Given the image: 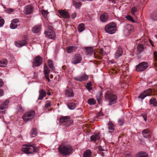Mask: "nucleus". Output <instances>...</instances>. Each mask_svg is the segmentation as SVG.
<instances>
[{
	"mask_svg": "<svg viewBox=\"0 0 157 157\" xmlns=\"http://www.w3.org/2000/svg\"><path fill=\"white\" fill-rule=\"evenodd\" d=\"M58 149L59 153L64 156L71 155L73 152L72 147L71 146L64 144H61Z\"/></svg>",
	"mask_w": 157,
	"mask_h": 157,
	"instance_id": "obj_1",
	"label": "nucleus"
},
{
	"mask_svg": "<svg viewBox=\"0 0 157 157\" xmlns=\"http://www.w3.org/2000/svg\"><path fill=\"white\" fill-rule=\"evenodd\" d=\"M105 99L109 102L108 105H111L117 103V97L115 94L107 92L105 95Z\"/></svg>",
	"mask_w": 157,
	"mask_h": 157,
	"instance_id": "obj_2",
	"label": "nucleus"
},
{
	"mask_svg": "<svg viewBox=\"0 0 157 157\" xmlns=\"http://www.w3.org/2000/svg\"><path fill=\"white\" fill-rule=\"evenodd\" d=\"M35 150L34 145L29 144H24L21 148L22 151L27 154H31L34 152Z\"/></svg>",
	"mask_w": 157,
	"mask_h": 157,
	"instance_id": "obj_3",
	"label": "nucleus"
},
{
	"mask_svg": "<svg viewBox=\"0 0 157 157\" xmlns=\"http://www.w3.org/2000/svg\"><path fill=\"white\" fill-rule=\"evenodd\" d=\"M105 30L109 34H114L117 30L116 24L114 22H111L106 25L105 26Z\"/></svg>",
	"mask_w": 157,
	"mask_h": 157,
	"instance_id": "obj_4",
	"label": "nucleus"
},
{
	"mask_svg": "<svg viewBox=\"0 0 157 157\" xmlns=\"http://www.w3.org/2000/svg\"><path fill=\"white\" fill-rule=\"evenodd\" d=\"M35 115V112L33 110H32L25 113L23 115L22 118L24 122H26L33 120Z\"/></svg>",
	"mask_w": 157,
	"mask_h": 157,
	"instance_id": "obj_5",
	"label": "nucleus"
},
{
	"mask_svg": "<svg viewBox=\"0 0 157 157\" xmlns=\"http://www.w3.org/2000/svg\"><path fill=\"white\" fill-rule=\"evenodd\" d=\"M59 121L61 123H64L65 125L67 127L70 126L73 122V121L68 116H61L59 118Z\"/></svg>",
	"mask_w": 157,
	"mask_h": 157,
	"instance_id": "obj_6",
	"label": "nucleus"
},
{
	"mask_svg": "<svg viewBox=\"0 0 157 157\" xmlns=\"http://www.w3.org/2000/svg\"><path fill=\"white\" fill-rule=\"evenodd\" d=\"M148 67L147 63L144 62L140 63L136 66V70L138 72L145 71Z\"/></svg>",
	"mask_w": 157,
	"mask_h": 157,
	"instance_id": "obj_7",
	"label": "nucleus"
},
{
	"mask_svg": "<svg viewBox=\"0 0 157 157\" xmlns=\"http://www.w3.org/2000/svg\"><path fill=\"white\" fill-rule=\"evenodd\" d=\"M45 34L48 38L54 39L56 37L55 32L52 29L47 30L45 31Z\"/></svg>",
	"mask_w": 157,
	"mask_h": 157,
	"instance_id": "obj_8",
	"label": "nucleus"
},
{
	"mask_svg": "<svg viewBox=\"0 0 157 157\" xmlns=\"http://www.w3.org/2000/svg\"><path fill=\"white\" fill-rule=\"evenodd\" d=\"M50 71L46 64H44V65L43 73L45 78L48 80V82H49L50 81L49 76Z\"/></svg>",
	"mask_w": 157,
	"mask_h": 157,
	"instance_id": "obj_9",
	"label": "nucleus"
},
{
	"mask_svg": "<svg viewBox=\"0 0 157 157\" xmlns=\"http://www.w3.org/2000/svg\"><path fill=\"white\" fill-rule=\"evenodd\" d=\"M151 94L152 90L150 89H148L141 93L138 97L143 100L146 96L151 95Z\"/></svg>",
	"mask_w": 157,
	"mask_h": 157,
	"instance_id": "obj_10",
	"label": "nucleus"
},
{
	"mask_svg": "<svg viewBox=\"0 0 157 157\" xmlns=\"http://www.w3.org/2000/svg\"><path fill=\"white\" fill-rule=\"evenodd\" d=\"M82 59V57L80 54H76L72 58V63L74 64H76L80 63Z\"/></svg>",
	"mask_w": 157,
	"mask_h": 157,
	"instance_id": "obj_11",
	"label": "nucleus"
},
{
	"mask_svg": "<svg viewBox=\"0 0 157 157\" xmlns=\"http://www.w3.org/2000/svg\"><path fill=\"white\" fill-rule=\"evenodd\" d=\"M88 78V76L85 74L83 73L81 76L75 77V79L77 81L81 82L86 80Z\"/></svg>",
	"mask_w": 157,
	"mask_h": 157,
	"instance_id": "obj_12",
	"label": "nucleus"
},
{
	"mask_svg": "<svg viewBox=\"0 0 157 157\" xmlns=\"http://www.w3.org/2000/svg\"><path fill=\"white\" fill-rule=\"evenodd\" d=\"M65 94L67 97L72 98L74 96V94L72 89L70 88H67L65 90Z\"/></svg>",
	"mask_w": 157,
	"mask_h": 157,
	"instance_id": "obj_13",
	"label": "nucleus"
},
{
	"mask_svg": "<svg viewBox=\"0 0 157 157\" xmlns=\"http://www.w3.org/2000/svg\"><path fill=\"white\" fill-rule=\"evenodd\" d=\"M42 59L40 56L36 57L34 60L33 64L36 66H39L42 63Z\"/></svg>",
	"mask_w": 157,
	"mask_h": 157,
	"instance_id": "obj_14",
	"label": "nucleus"
},
{
	"mask_svg": "<svg viewBox=\"0 0 157 157\" xmlns=\"http://www.w3.org/2000/svg\"><path fill=\"white\" fill-rule=\"evenodd\" d=\"M27 44V41L25 39L18 40L15 42V45L18 47H21L26 45Z\"/></svg>",
	"mask_w": 157,
	"mask_h": 157,
	"instance_id": "obj_15",
	"label": "nucleus"
},
{
	"mask_svg": "<svg viewBox=\"0 0 157 157\" xmlns=\"http://www.w3.org/2000/svg\"><path fill=\"white\" fill-rule=\"evenodd\" d=\"M58 12L59 14L64 18H68L70 17L68 13L64 10H59Z\"/></svg>",
	"mask_w": 157,
	"mask_h": 157,
	"instance_id": "obj_16",
	"label": "nucleus"
},
{
	"mask_svg": "<svg viewBox=\"0 0 157 157\" xmlns=\"http://www.w3.org/2000/svg\"><path fill=\"white\" fill-rule=\"evenodd\" d=\"M33 10V7L30 5L26 6L24 10V13L26 14H29L31 13Z\"/></svg>",
	"mask_w": 157,
	"mask_h": 157,
	"instance_id": "obj_17",
	"label": "nucleus"
},
{
	"mask_svg": "<svg viewBox=\"0 0 157 157\" xmlns=\"http://www.w3.org/2000/svg\"><path fill=\"white\" fill-rule=\"evenodd\" d=\"M39 95L38 98V100H41L46 95V92L43 89H40L39 91Z\"/></svg>",
	"mask_w": 157,
	"mask_h": 157,
	"instance_id": "obj_18",
	"label": "nucleus"
},
{
	"mask_svg": "<svg viewBox=\"0 0 157 157\" xmlns=\"http://www.w3.org/2000/svg\"><path fill=\"white\" fill-rule=\"evenodd\" d=\"M9 102L10 101L8 100L5 101L2 104L0 105V109L3 110L7 108Z\"/></svg>",
	"mask_w": 157,
	"mask_h": 157,
	"instance_id": "obj_19",
	"label": "nucleus"
},
{
	"mask_svg": "<svg viewBox=\"0 0 157 157\" xmlns=\"http://www.w3.org/2000/svg\"><path fill=\"white\" fill-rule=\"evenodd\" d=\"M150 131L148 129H146L143 130L142 132V134L144 136L145 138H148L150 136Z\"/></svg>",
	"mask_w": 157,
	"mask_h": 157,
	"instance_id": "obj_20",
	"label": "nucleus"
},
{
	"mask_svg": "<svg viewBox=\"0 0 157 157\" xmlns=\"http://www.w3.org/2000/svg\"><path fill=\"white\" fill-rule=\"evenodd\" d=\"M123 53L122 49L121 48H118L115 53V56L116 58L121 56Z\"/></svg>",
	"mask_w": 157,
	"mask_h": 157,
	"instance_id": "obj_21",
	"label": "nucleus"
},
{
	"mask_svg": "<svg viewBox=\"0 0 157 157\" xmlns=\"http://www.w3.org/2000/svg\"><path fill=\"white\" fill-rule=\"evenodd\" d=\"M100 18L101 21L102 22H105L107 21L108 19V15L107 13H104L101 15Z\"/></svg>",
	"mask_w": 157,
	"mask_h": 157,
	"instance_id": "obj_22",
	"label": "nucleus"
},
{
	"mask_svg": "<svg viewBox=\"0 0 157 157\" xmlns=\"http://www.w3.org/2000/svg\"><path fill=\"white\" fill-rule=\"evenodd\" d=\"M77 49V47L75 46H69L67 47L66 50L68 53L72 52Z\"/></svg>",
	"mask_w": 157,
	"mask_h": 157,
	"instance_id": "obj_23",
	"label": "nucleus"
},
{
	"mask_svg": "<svg viewBox=\"0 0 157 157\" xmlns=\"http://www.w3.org/2000/svg\"><path fill=\"white\" fill-rule=\"evenodd\" d=\"M41 28L40 25H36L33 28L32 31L34 33H37L40 31Z\"/></svg>",
	"mask_w": 157,
	"mask_h": 157,
	"instance_id": "obj_24",
	"label": "nucleus"
},
{
	"mask_svg": "<svg viewBox=\"0 0 157 157\" xmlns=\"http://www.w3.org/2000/svg\"><path fill=\"white\" fill-rule=\"evenodd\" d=\"M100 138L99 134H98L91 136L90 137V139L92 141H95L99 139Z\"/></svg>",
	"mask_w": 157,
	"mask_h": 157,
	"instance_id": "obj_25",
	"label": "nucleus"
},
{
	"mask_svg": "<svg viewBox=\"0 0 157 157\" xmlns=\"http://www.w3.org/2000/svg\"><path fill=\"white\" fill-rule=\"evenodd\" d=\"M136 157H148V156L145 152H140L137 154Z\"/></svg>",
	"mask_w": 157,
	"mask_h": 157,
	"instance_id": "obj_26",
	"label": "nucleus"
},
{
	"mask_svg": "<svg viewBox=\"0 0 157 157\" xmlns=\"http://www.w3.org/2000/svg\"><path fill=\"white\" fill-rule=\"evenodd\" d=\"M78 29L79 32H82L85 29V25L83 23L80 24L78 26Z\"/></svg>",
	"mask_w": 157,
	"mask_h": 157,
	"instance_id": "obj_27",
	"label": "nucleus"
},
{
	"mask_svg": "<svg viewBox=\"0 0 157 157\" xmlns=\"http://www.w3.org/2000/svg\"><path fill=\"white\" fill-rule=\"evenodd\" d=\"M7 64V61L6 59H3L0 61V67H4Z\"/></svg>",
	"mask_w": 157,
	"mask_h": 157,
	"instance_id": "obj_28",
	"label": "nucleus"
},
{
	"mask_svg": "<svg viewBox=\"0 0 157 157\" xmlns=\"http://www.w3.org/2000/svg\"><path fill=\"white\" fill-rule=\"evenodd\" d=\"M73 6L76 9L79 8L81 6L82 3L80 2H73Z\"/></svg>",
	"mask_w": 157,
	"mask_h": 157,
	"instance_id": "obj_29",
	"label": "nucleus"
},
{
	"mask_svg": "<svg viewBox=\"0 0 157 157\" xmlns=\"http://www.w3.org/2000/svg\"><path fill=\"white\" fill-rule=\"evenodd\" d=\"M150 103L151 104H152L154 106H157V101L154 98H152L149 101Z\"/></svg>",
	"mask_w": 157,
	"mask_h": 157,
	"instance_id": "obj_30",
	"label": "nucleus"
},
{
	"mask_svg": "<svg viewBox=\"0 0 157 157\" xmlns=\"http://www.w3.org/2000/svg\"><path fill=\"white\" fill-rule=\"evenodd\" d=\"M91 154L90 150L88 149L84 153L83 157H90Z\"/></svg>",
	"mask_w": 157,
	"mask_h": 157,
	"instance_id": "obj_31",
	"label": "nucleus"
},
{
	"mask_svg": "<svg viewBox=\"0 0 157 157\" xmlns=\"http://www.w3.org/2000/svg\"><path fill=\"white\" fill-rule=\"evenodd\" d=\"M68 107L70 109L73 110L76 107V105L74 103H69L67 105Z\"/></svg>",
	"mask_w": 157,
	"mask_h": 157,
	"instance_id": "obj_32",
	"label": "nucleus"
},
{
	"mask_svg": "<svg viewBox=\"0 0 157 157\" xmlns=\"http://www.w3.org/2000/svg\"><path fill=\"white\" fill-rule=\"evenodd\" d=\"M41 12L43 17L45 18H47V15L49 13L48 11L44 10H42Z\"/></svg>",
	"mask_w": 157,
	"mask_h": 157,
	"instance_id": "obj_33",
	"label": "nucleus"
},
{
	"mask_svg": "<svg viewBox=\"0 0 157 157\" xmlns=\"http://www.w3.org/2000/svg\"><path fill=\"white\" fill-rule=\"evenodd\" d=\"M48 65L49 67L53 70L54 69V67L53 66V63L52 61L50 59L48 60Z\"/></svg>",
	"mask_w": 157,
	"mask_h": 157,
	"instance_id": "obj_34",
	"label": "nucleus"
},
{
	"mask_svg": "<svg viewBox=\"0 0 157 157\" xmlns=\"http://www.w3.org/2000/svg\"><path fill=\"white\" fill-rule=\"evenodd\" d=\"M37 135V132L34 128H33L31 131L30 135L31 137H35Z\"/></svg>",
	"mask_w": 157,
	"mask_h": 157,
	"instance_id": "obj_35",
	"label": "nucleus"
},
{
	"mask_svg": "<svg viewBox=\"0 0 157 157\" xmlns=\"http://www.w3.org/2000/svg\"><path fill=\"white\" fill-rule=\"evenodd\" d=\"M109 129L110 130H113L114 129V126L111 121H109L108 123Z\"/></svg>",
	"mask_w": 157,
	"mask_h": 157,
	"instance_id": "obj_36",
	"label": "nucleus"
},
{
	"mask_svg": "<svg viewBox=\"0 0 157 157\" xmlns=\"http://www.w3.org/2000/svg\"><path fill=\"white\" fill-rule=\"evenodd\" d=\"M137 49L138 52H141L144 50V48L142 45L140 44L138 45Z\"/></svg>",
	"mask_w": 157,
	"mask_h": 157,
	"instance_id": "obj_37",
	"label": "nucleus"
},
{
	"mask_svg": "<svg viewBox=\"0 0 157 157\" xmlns=\"http://www.w3.org/2000/svg\"><path fill=\"white\" fill-rule=\"evenodd\" d=\"M151 17L154 20H157V10L155 11L152 14Z\"/></svg>",
	"mask_w": 157,
	"mask_h": 157,
	"instance_id": "obj_38",
	"label": "nucleus"
},
{
	"mask_svg": "<svg viewBox=\"0 0 157 157\" xmlns=\"http://www.w3.org/2000/svg\"><path fill=\"white\" fill-rule=\"evenodd\" d=\"M88 102L90 105H94L96 103V101L94 99H90L88 100Z\"/></svg>",
	"mask_w": 157,
	"mask_h": 157,
	"instance_id": "obj_39",
	"label": "nucleus"
},
{
	"mask_svg": "<svg viewBox=\"0 0 157 157\" xmlns=\"http://www.w3.org/2000/svg\"><path fill=\"white\" fill-rule=\"evenodd\" d=\"M92 85L91 82H89L87 83L86 86V87L87 89L89 91H90L92 90L91 86Z\"/></svg>",
	"mask_w": 157,
	"mask_h": 157,
	"instance_id": "obj_40",
	"label": "nucleus"
},
{
	"mask_svg": "<svg viewBox=\"0 0 157 157\" xmlns=\"http://www.w3.org/2000/svg\"><path fill=\"white\" fill-rule=\"evenodd\" d=\"M17 27V25L16 24L11 22L10 25V28L11 29H15Z\"/></svg>",
	"mask_w": 157,
	"mask_h": 157,
	"instance_id": "obj_41",
	"label": "nucleus"
},
{
	"mask_svg": "<svg viewBox=\"0 0 157 157\" xmlns=\"http://www.w3.org/2000/svg\"><path fill=\"white\" fill-rule=\"evenodd\" d=\"M126 18L128 20L134 23L135 22V21H134L132 17L130 15H128L126 17Z\"/></svg>",
	"mask_w": 157,
	"mask_h": 157,
	"instance_id": "obj_42",
	"label": "nucleus"
},
{
	"mask_svg": "<svg viewBox=\"0 0 157 157\" xmlns=\"http://www.w3.org/2000/svg\"><path fill=\"white\" fill-rule=\"evenodd\" d=\"M137 10V9L136 7H133L131 10V12L132 14L134 15Z\"/></svg>",
	"mask_w": 157,
	"mask_h": 157,
	"instance_id": "obj_43",
	"label": "nucleus"
},
{
	"mask_svg": "<svg viewBox=\"0 0 157 157\" xmlns=\"http://www.w3.org/2000/svg\"><path fill=\"white\" fill-rule=\"evenodd\" d=\"M4 23V19L2 18L1 17H0V27H2Z\"/></svg>",
	"mask_w": 157,
	"mask_h": 157,
	"instance_id": "obj_44",
	"label": "nucleus"
},
{
	"mask_svg": "<svg viewBox=\"0 0 157 157\" xmlns=\"http://www.w3.org/2000/svg\"><path fill=\"white\" fill-rule=\"evenodd\" d=\"M124 119L123 118L120 119L118 120V123L120 125H122L123 124Z\"/></svg>",
	"mask_w": 157,
	"mask_h": 157,
	"instance_id": "obj_45",
	"label": "nucleus"
},
{
	"mask_svg": "<svg viewBox=\"0 0 157 157\" xmlns=\"http://www.w3.org/2000/svg\"><path fill=\"white\" fill-rule=\"evenodd\" d=\"M101 94V93H99L98 94V95L97 96V99L99 103L100 101Z\"/></svg>",
	"mask_w": 157,
	"mask_h": 157,
	"instance_id": "obj_46",
	"label": "nucleus"
},
{
	"mask_svg": "<svg viewBox=\"0 0 157 157\" xmlns=\"http://www.w3.org/2000/svg\"><path fill=\"white\" fill-rule=\"evenodd\" d=\"M51 105V102L49 101H46V104L45 105V107L48 108L50 107Z\"/></svg>",
	"mask_w": 157,
	"mask_h": 157,
	"instance_id": "obj_47",
	"label": "nucleus"
},
{
	"mask_svg": "<svg viewBox=\"0 0 157 157\" xmlns=\"http://www.w3.org/2000/svg\"><path fill=\"white\" fill-rule=\"evenodd\" d=\"M19 21V20L17 18H15L13 19L11 22L16 24L18 23Z\"/></svg>",
	"mask_w": 157,
	"mask_h": 157,
	"instance_id": "obj_48",
	"label": "nucleus"
},
{
	"mask_svg": "<svg viewBox=\"0 0 157 157\" xmlns=\"http://www.w3.org/2000/svg\"><path fill=\"white\" fill-rule=\"evenodd\" d=\"M154 55L155 60L156 61H157V52L156 51H155L154 52Z\"/></svg>",
	"mask_w": 157,
	"mask_h": 157,
	"instance_id": "obj_49",
	"label": "nucleus"
},
{
	"mask_svg": "<svg viewBox=\"0 0 157 157\" xmlns=\"http://www.w3.org/2000/svg\"><path fill=\"white\" fill-rule=\"evenodd\" d=\"M99 54L102 56H104L105 55V53L104 52L103 50L101 48L100 50Z\"/></svg>",
	"mask_w": 157,
	"mask_h": 157,
	"instance_id": "obj_50",
	"label": "nucleus"
},
{
	"mask_svg": "<svg viewBox=\"0 0 157 157\" xmlns=\"http://www.w3.org/2000/svg\"><path fill=\"white\" fill-rule=\"evenodd\" d=\"M17 109L19 112H23L24 111V109L21 106H18Z\"/></svg>",
	"mask_w": 157,
	"mask_h": 157,
	"instance_id": "obj_51",
	"label": "nucleus"
},
{
	"mask_svg": "<svg viewBox=\"0 0 157 157\" xmlns=\"http://www.w3.org/2000/svg\"><path fill=\"white\" fill-rule=\"evenodd\" d=\"M4 93L3 90L0 88V97H2L4 95Z\"/></svg>",
	"mask_w": 157,
	"mask_h": 157,
	"instance_id": "obj_52",
	"label": "nucleus"
},
{
	"mask_svg": "<svg viewBox=\"0 0 157 157\" xmlns=\"http://www.w3.org/2000/svg\"><path fill=\"white\" fill-rule=\"evenodd\" d=\"M4 84V82L1 79H0V87H2Z\"/></svg>",
	"mask_w": 157,
	"mask_h": 157,
	"instance_id": "obj_53",
	"label": "nucleus"
},
{
	"mask_svg": "<svg viewBox=\"0 0 157 157\" xmlns=\"http://www.w3.org/2000/svg\"><path fill=\"white\" fill-rule=\"evenodd\" d=\"M142 116L143 117L144 120L145 121H147V116L146 115H142Z\"/></svg>",
	"mask_w": 157,
	"mask_h": 157,
	"instance_id": "obj_54",
	"label": "nucleus"
},
{
	"mask_svg": "<svg viewBox=\"0 0 157 157\" xmlns=\"http://www.w3.org/2000/svg\"><path fill=\"white\" fill-rule=\"evenodd\" d=\"M94 57L96 58H98V59H101V57L99 56L98 55H97L95 53H94Z\"/></svg>",
	"mask_w": 157,
	"mask_h": 157,
	"instance_id": "obj_55",
	"label": "nucleus"
},
{
	"mask_svg": "<svg viewBox=\"0 0 157 157\" xmlns=\"http://www.w3.org/2000/svg\"><path fill=\"white\" fill-rule=\"evenodd\" d=\"M77 16L76 13H74L72 15V17L73 19H74Z\"/></svg>",
	"mask_w": 157,
	"mask_h": 157,
	"instance_id": "obj_56",
	"label": "nucleus"
},
{
	"mask_svg": "<svg viewBox=\"0 0 157 157\" xmlns=\"http://www.w3.org/2000/svg\"><path fill=\"white\" fill-rule=\"evenodd\" d=\"M98 149H99V150L100 151H104V150L102 147H98Z\"/></svg>",
	"mask_w": 157,
	"mask_h": 157,
	"instance_id": "obj_57",
	"label": "nucleus"
},
{
	"mask_svg": "<svg viewBox=\"0 0 157 157\" xmlns=\"http://www.w3.org/2000/svg\"><path fill=\"white\" fill-rule=\"evenodd\" d=\"M9 11L10 12H13L14 11V10L13 9H11V8H10L8 9Z\"/></svg>",
	"mask_w": 157,
	"mask_h": 157,
	"instance_id": "obj_58",
	"label": "nucleus"
},
{
	"mask_svg": "<svg viewBox=\"0 0 157 157\" xmlns=\"http://www.w3.org/2000/svg\"><path fill=\"white\" fill-rule=\"evenodd\" d=\"M149 41H150V43H151V45L152 46H154V45H153V44H152V40H149Z\"/></svg>",
	"mask_w": 157,
	"mask_h": 157,
	"instance_id": "obj_59",
	"label": "nucleus"
},
{
	"mask_svg": "<svg viewBox=\"0 0 157 157\" xmlns=\"http://www.w3.org/2000/svg\"><path fill=\"white\" fill-rule=\"evenodd\" d=\"M47 94L48 95H51V93L50 92H48Z\"/></svg>",
	"mask_w": 157,
	"mask_h": 157,
	"instance_id": "obj_60",
	"label": "nucleus"
},
{
	"mask_svg": "<svg viewBox=\"0 0 157 157\" xmlns=\"http://www.w3.org/2000/svg\"><path fill=\"white\" fill-rule=\"evenodd\" d=\"M53 75H50V77L51 78H53Z\"/></svg>",
	"mask_w": 157,
	"mask_h": 157,
	"instance_id": "obj_61",
	"label": "nucleus"
},
{
	"mask_svg": "<svg viewBox=\"0 0 157 157\" xmlns=\"http://www.w3.org/2000/svg\"><path fill=\"white\" fill-rule=\"evenodd\" d=\"M155 36L156 38H157V34L156 35H155Z\"/></svg>",
	"mask_w": 157,
	"mask_h": 157,
	"instance_id": "obj_62",
	"label": "nucleus"
},
{
	"mask_svg": "<svg viewBox=\"0 0 157 157\" xmlns=\"http://www.w3.org/2000/svg\"><path fill=\"white\" fill-rule=\"evenodd\" d=\"M1 112H2H2H2V111H0V113H2Z\"/></svg>",
	"mask_w": 157,
	"mask_h": 157,
	"instance_id": "obj_63",
	"label": "nucleus"
}]
</instances>
